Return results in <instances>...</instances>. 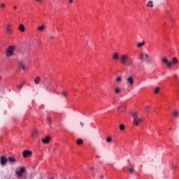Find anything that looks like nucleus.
I'll return each mask as SVG.
<instances>
[{
  "mask_svg": "<svg viewBox=\"0 0 179 179\" xmlns=\"http://www.w3.org/2000/svg\"><path fill=\"white\" fill-rule=\"evenodd\" d=\"M147 6L150 8H153L155 5H153V1H149L148 3H147Z\"/></svg>",
  "mask_w": 179,
  "mask_h": 179,
  "instance_id": "17",
  "label": "nucleus"
},
{
  "mask_svg": "<svg viewBox=\"0 0 179 179\" xmlns=\"http://www.w3.org/2000/svg\"><path fill=\"white\" fill-rule=\"evenodd\" d=\"M124 110H125V107H124L123 106L117 108L118 113H124Z\"/></svg>",
  "mask_w": 179,
  "mask_h": 179,
  "instance_id": "16",
  "label": "nucleus"
},
{
  "mask_svg": "<svg viewBox=\"0 0 179 179\" xmlns=\"http://www.w3.org/2000/svg\"><path fill=\"white\" fill-rule=\"evenodd\" d=\"M36 1H38V0H36Z\"/></svg>",
  "mask_w": 179,
  "mask_h": 179,
  "instance_id": "42",
  "label": "nucleus"
},
{
  "mask_svg": "<svg viewBox=\"0 0 179 179\" xmlns=\"http://www.w3.org/2000/svg\"><path fill=\"white\" fill-rule=\"evenodd\" d=\"M162 62L164 64H166V65H167L168 68H171V66H173V64H178V59H176V57H173L172 59V62H169V59H167V57H164L162 59Z\"/></svg>",
  "mask_w": 179,
  "mask_h": 179,
  "instance_id": "1",
  "label": "nucleus"
},
{
  "mask_svg": "<svg viewBox=\"0 0 179 179\" xmlns=\"http://www.w3.org/2000/svg\"><path fill=\"white\" fill-rule=\"evenodd\" d=\"M100 178H101V179H103V178H104V176H100Z\"/></svg>",
  "mask_w": 179,
  "mask_h": 179,
  "instance_id": "40",
  "label": "nucleus"
},
{
  "mask_svg": "<svg viewBox=\"0 0 179 179\" xmlns=\"http://www.w3.org/2000/svg\"><path fill=\"white\" fill-rule=\"evenodd\" d=\"M5 6H6V5L4 3H1L0 8H5Z\"/></svg>",
  "mask_w": 179,
  "mask_h": 179,
  "instance_id": "33",
  "label": "nucleus"
},
{
  "mask_svg": "<svg viewBox=\"0 0 179 179\" xmlns=\"http://www.w3.org/2000/svg\"><path fill=\"white\" fill-rule=\"evenodd\" d=\"M47 120H48V122L49 123L50 127H51V122H52L51 117H48Z\"/></svg>",
  "mask_w": 179,
  "mask_h": 179,
  "instance_id": "29",
  "label": "nucleus"
},
{
  "mask_svg": "<svg viewBox=\"0 0 179 179\" xmlns=\"http://www.w3.org/2000/svg\"><path fill=\"white\" fill-rule=\"evenodd\" d=\"M19 68L20 69H23V71H26V64L23 61L20 62L19 63Z\"/></svg>",
  "mask_w": 179,
  "mask_h": 179,
  "instance_id": "9",
  "label": "nucleus"
},
{
  "mask_svg": "<svg viewBox=\"0 0 179 179\" xmlns=\"http://www.w3.org/2000/svg\"><path fill=\"white\" fill-rule=\"evenodd\" d=\"M17 87H18L19 90H21L22 87H23V84H21L20 85H18Z\"/></svg>",
  "mask_w": 179,
  "mask_h": 179,
  "instance_id": "34",
  "label": "nucleus"
},
{
  "mask_svg": "<svg viewBox=\"0 0 179 179\" xmlns=\"http://www.w3.org/2000/svg\"><path fill=\"white\" fill-rule=\"evenodd\" d=\"M120 131H124L125 130V125L124 124H120L119 127Z\"/></svg>",
  "mask_w": 179,
  "mask_h": 179,
  "instance_id": "25",
  "label": "nucleus"
},
{
  "mask_svg": "<svg viewBox=\"0 0 179 179\" xmlns=\"http://www.w3.org/2000/svg\"><path fill=\"white\" fill-rule=\"evenodd\" d=\"M44 29H45V26L42 25L41 27H38V29L39 30V31H43Z\"/></svg>",
  "mask_w": 179,
  "mask_h": 179,
  "instance_id": "23",
  "label": "nucleus"
},
{
  "mask_svg": "<svg viewBox=\"0 0 179 179\" xmlns=\"http://www.w3.org/2000/svg\"><path fill=\"white\" fill-rule=\"evenodd\" d=\"M145 111H146V113H150V111H152V108H150V106H145Z\"/></svg>",
  "mask_w": 179,
  "mask_h": 179,
  "instance_id": "18",
  "label": "nucleus"
},
{
  "mask_svg": "<svg viewBox=\"0 0 179 179\" xmlns=\"http://www.w3.org/2000/svg\"><path fill=\"white\" fill-rule=\"evenodd\" d=\"M90 170H93V168H90Z\"/></svg>",
  "mask_w": 179,
  "mask_h": 179,
  "instance_id": "41",
  "label": "nucleus"
},
{
  "mask_svg": "<svg viewBox=\"0 0 179 179\" xmlns=\"http://www.w3.org/2000/svg\"><path fill=\"white\" fill-rule=\"evenodd\" d=\"M26 169L24 167H21L20 171H15V174H17L18 177H22V176H23V173H24Z\"/></svg>",
  "mask_w": 179,
  "mask_h": 179,
  "instance_id": "6",
  "label": "nucleus"
},
{
  "mask_svg": "<svg viewBox=\"0 0 179 179\" xmlns=\"http://www.w3.org/2000/svg\"><path fill=\"white\" fill-rule=\"evenodd\" d=\"M112 141L113 139L111 138V137H108L106 138V142H108V143H110Z\"/></svg>",
  "mask_w": 179,
  "mask_h": 179,
  "instance_id": "30",
  "label": "nucleus"
},
{
  "mask_svg": "<svg viewBox=\"0 0 179 179\" xmlns=\"http://www.w3.org/2000/svg\"><path fill=\"white\" fill-rule=\"evenodd\" d=\"M8 160L10 162V163H15V162H16V159H15L13 157H8Z\"/></svg>",
  "mask_w": 179,
  "mask_h": 179,
  "instance_id": "22",
  "label": "nucleus"
},
{
  "mask_svg": "<svg viewBox=\"0 0 179 179\" xmlns=\"http://www.w3.org/2000/svg\"><path fill=\"white\" fill-rule=\"evenodd\" d=\"M18 29H19L20 31H22V33L25 30L24 26H23V24H20Z\"/></svg>",
  "mask_w": 179,
  "mask_h": 179,
  "instance_id": "19",
  "label": "nucleus"
},
{
  "mask_svg": "<svg viewBox=\"0 0 179 179\" xmlns=\"http://www.w3.org/2000/svg\"><path fill=\"white\" fill-rule=\"evenodd\" d=\"M127 82L129 83V85H134V78L132 76H130L127 78Z\"/></svg>",
  "mask_w": 179,
  "mask_h": 179,
  "instance_id": "13",
  "label": "nucleus"
},
{
  "mask_svg": "<svg viewBox=\"0 0 179 179\" xmlns=\"http://www.w3.org/2000/svg\"><path fill=\"white\" fill-rule=\"evenodd\" d=\"M42 142L43 143H45V145L50 143V137L46 136L45 138H43Z\"/></svg>",
  "mask_w": 179,
  "mask_h": 179,
  "instance_id": "11",
  "label": "nucleus"
},
{
  "mask_svg": "<svg viewBox=\"0 0 179 179\" xmlns=\"http://www.w3.org/2000/svg\"><path fill=\"white\" fill-rule=\"evenodd\" d=\"M6 31H7V33H8L9 34H10V33L12 32V30L10 29V25L7 26Z\"/></svg>",
  "mask_w": 179,
  "mask_h": 179,
  "instance_id": "24",
  "label": "nucleus"
},
{
  "mask_svg": "<svg viewBox=\"0 0 179 179\" xmlns=\"http://www.w3.org/2000/svg\"><path fill=\"white\" fill-rule=\"evenodd\" d=\"M13 52H15V46L10 45L7 48L6 55V57H12L13 55Z\"/></svg>",
  "mask_w": 179,
  "mask_h": 179,
  "instance_id": "3",
  "label": "nucleus"
},
{
  "mask_svg": "<svg viewBox=\"0 0 179 179\" xmlns=\"http://www.w3.org/2000/svg\"><path fill=\"white\" fill-rule=\"evenodd\" d=\"M51 84L50 83H47L46 84H44L43 87L45 90H47V92H51V88H50V85Z\"/></svg>",
  "mask_w": 179,
  "mask_h": 179,
  "instance_id": "10",
  "label": "nucleus"
},
{
  "mask_svg": "<svg viewBox=\"0 0 179 179\" xmlns=\"http://www.w3.org/2000/svg\"><path fill=\"white\" fill-rule=\"evenodd\" d=\"M120 92H121V89L120 88H116V90H115V93H116V94H120Z\"/></svg>",
  "mask_w": 179,
  "mask_h": 179,
  "instance_id": "28",
  "label": "nucleus"
},
{
  "mask_svg": "<svg viewBox=\"0 0 179 179\" xmlns=\"http://www.w3.org/2000/svg\"><path fill=\"white\" fill-rule=\"evenodd\" d=\"M129 173H130L131 174H132V173H134V171H135V170L134 169V167L130 166V167L129 168Z\"/></svg>",
  "mask_w": 179,
  "mask_h": 179,
  "instance_id": "27",
  "label": "nucleus"
},
{
  "mask_svg": "<svg viewBox=\"0 0 179 179\" xmlns=\"http://www.w3.org/2000/svg\"><path fill=\"white\" fill-rule=\"evenodd\" d=\"M76 143H77V145H82L83 143V140H82L81 138H78L76 141Z\"/></svg>",
  "mask_w": 179,
  "mask_h": 179,
  "instance_id": "20",
  "label": "nucleus"
},
{
  "mask_svg": "<svg viewBox=\"0 0 179 179\" xmlns=\"http://www.w3.org/2000/svg\"><path fill=\"white\" fill-rule=\"evenodd\" d=\"M62 96H66V92H63L62 93Z\"/></svg>",
  "mask_w": 179,
  "mask_h": 179,
  "instance_id": "35",
  "label": "nucleus"
},
{
  "mask_svg": "<svg viewBox=\"0 0 179 179\" xmlns=\"http://www.w3.org/2000/svg\"><path fill=\"white\" fill-rule=\"evenodd\" d=\"M41 79L40 78V77H39V76H37V77L34 79V82L35 85H38V84L40 83V81H41Z\"/></svg>",
  "mask_w": 179,
  "mask_h": 179,
  "instance_id": "14",
  "label": "nucleus"
},
{
  "mask_svg": "<svg viewBox=\"0 0 179 179\" xmlns=\"http://www.w3.org/2000/svg\"><path fill=\"white\" fill-rule=\"evenodd\" d=\"M13 9H17V6H15L13 7Z\"/></svg>",
  "mask_w": 179,
  "mask_h": 179,
  "instance_id": "39",
  "label": "nucleus"
},
{
  "mask_svg": "<svg viewBox=\"0 0 179 179\" xmlns=\"http://www.w3.org/2000/svg\"><path fill=\"white\" fill-rule=\"evenodd\" d=\"M116 82H117L118 83H121V82H122V77L119 76L116 78Z\"/></svg>",
  "mask_w": 179,
  "mask_h": 179,
  "instance_id": "21",
  "label": "nucleus"
},
{
  "mask_svg": "<svg viewBox=\"0 0 179 179\" xmlns=\"http://www.w3.org/2000/svg\"><path fill=\"white\" fill-rule=\"evenodd\" d=\"M173 115L174 117H178V112L177 111L173 112Z\"/></svg>",
  "mask_w": 179,
  "mask_h": 179,
  "instance_id": "32",
  "label": "nucleus"
},
{
  "mask_svg": "<svg viewBox=\"0 0 179 179\" xmlns=\"http://www.w3.org/2000/svg\"><path fill=\"white\" fill-rule=\"evenodd\" d=\"M38 134V131L37 130H34L32 132H31V138H37V134Z\"/></svg>",
  "mask_w": 179,
  "mask_h": 179,
  "instance_id": "12",
  "label": "nucleus"
},
{
  "mask_svg": "<svg viewBox=\"0 0 179 179\" xmlns=\"http://www.w3.org/2000/svg\"><path fill=\"white\" fill-rule=\"evenodd\" d=\"M69 3H72V2H73V0H69Z\"/></svg>",
  "mask_w": 179,
  "mask_h": 179,
  "instance_id": "37",
  "label": "nucleus"
},
{
  "mask_svg": "<svg viewBox=\"0 0 179 179\" xmlns=\"http://www.w3.org/2000/svg\"><path fill=\"white\" fill-rule=\"evenodd\" d=\"M159 90H160V88H159V87L155 88V93L156 94H157L159 93Z\"/></svg>",
  "mask_w": 179,
  "mask_h": 179,
  "instance_id": "31",
  "label": "nucleus"
},
{
  "mask_svg": "<svg viewBox=\"0 0 179 179\" xmlns=\"http://www.w3.org/2000/svg\"><path fill=\"white\" fill-rule=\"evenodd\" d=\"M31 155H33V152L31 151L27 150H24L22 152V156L24 158L30 157V156H31Z\"/></svg>",
  "mask_w": 179,
  "mask_h": 179,
  "instance_id": "5",
  "label": "nucleus"
},
{
  "mask_svg": "<svg viewBox=\"0 0 179 179\" xmlns=\"http://www.w3.org/2000/svg\"><path fill=\"white\" fill-rule=\"evenodd\" d=\"M0 163L2 164V166H5V164L8 163V158H6L5 156H1L0 158Z\"/></svg>",
  "mask_w": 179,
  "mask_h": 179,
  "instance_id": "8",
  "label": "nucleus"
},
{
  "mask_svg": "<svg viewBox=\"0 0 179 179\" xmlns=\"http://www.w3.org/2000/svg\"><path fill=\"white\" fill-rule=\"evenodd\" d=\"M129 58V56H128V55H122L120 58V63L122 64V65H127V61H128Z\"/></svg>",
  "mask_w": 179,
  "mask_h": 179,
  "instance_id": "4",
  "label": "nucleus"
},
{
  "mask_svg": "<svg viewBox=\"0 0 179 179\" xmlns=\"http://www.w3.org/2000/svg\"><path fill=\"white\" fill-rule=\"evenodd\" d=\"M146 58H149V55H148V53H141L139 59L142 61V62H145Z\"/></svg>",
  "mask_w": 179,
  "mask_h": 179,
  "instance_id": "7",
  "label": "nucleus"
},
{
  "mask_svg": "<svg viewBox=\"0 0 179 179\" xmlns=\"http://www.w3.org/2000/svg\"><path fill=\"white\" fill-rule=\"evenodd\" d=\"M143 45H145V41H143V43H138L137 45V47H138V48H141V47H142Z\"/></svg>",
  "mask_w": 179,
  "mask_h": 179,
  "instance_id": "26",
  "label": "nucleus"
},
{
  "mask_svg": "<svg viewBox=\"0 0 179 179\" xmlns=\"http://www.w3.org/2000/svg\"><path fill=\"white\" fill-rule=\"evenodd\" d=\"M131 117H133L134 118L133 122L134 125H136L138 127V125H139L141 122H142V119L138 117V112H132Z\"/></svg>",
  "mask_w": 179,
  "mask_h": 179,
  "instance_id": "2",
  "label": "nucleus"
},
{
  "mask_svg": "<svg viewBox=\"0 0 179 179\" xmlns=\"http://www.w3.org/2000/svg\"><path fill=\"white\" fill-rule=\"evenodd\" d=\"M80 125H81V127H82V128H83V126L85 125V123H83L82 122H80Z\"/></svg>",
  "mask_w": 179,
  "mask_h": 179,
  "instance_id": "36",
  "label": "nucleus"
},
{
  "mask_svg": "<svg viewBox=\"0 0 179 179\" xmlns=\"http://www.w3.org/2000/svg\"><path fill=\"white\" fill-rule=\"evenodd\" d=\"M118 58H120V55L117 52L115 53L113 56V59H114V61H118Z\"/></svg>",
  "mask_w": 179,
  "mask_h": 179,
  "instance_id": "15",
  "label": "nucleus"
},
{
  "mask_svg": "<svg viewBox=\"0 0 179 179\" xmlns=\"http://www.w3.org/2000/svg\"><path fill=\"white\" fill-rule=\"evenodd\" d=\"M50 38H51V40H53L54 36L51 35V36H50Z\"/></svg>",
  "mask_w": 179,
  "mask_h": 179,
  "instance_id": "38",
  "label": "nucleus"
}]
</instances>
